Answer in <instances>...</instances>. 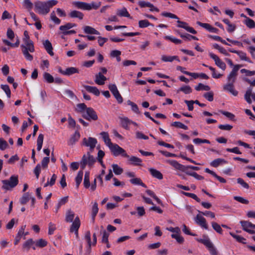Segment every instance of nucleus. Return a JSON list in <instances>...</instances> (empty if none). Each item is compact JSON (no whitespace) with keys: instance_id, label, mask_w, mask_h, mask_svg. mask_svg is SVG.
I'll list each match as a JSON object with an SVG mask.
<instances>
[{"instance_id":"nucleus-29","label":"nucleus","mask_w":255,"mask_h":255,"mask_svg":"<svg viewBox=\"0 0 255 255\" xmlns=\"http://www.w3.org/2000/svg\"><path fill=\"white\" fill-rule=\"evenodd\" d=\"M69 15L71 18H78L79 19H82L84 16L82 12L77 10L71 11Z\"/></svg>"},{"instance_id":"nucleus-54","label":"nucleus","mask_w":255,"mask_h":255,"mask_svg":"<svg viewBox=\"0 0 255 255\" xmlns=\"http://www.w3.org/2000/svg\"><path fill=\"white\" fill-rule=\"evenodd\" d=\"M0 87L4 91L7 97L9 98L11 95V92L9 86L7 85H1Z\"/></svg>"},{"instance_id":"nucleus-28","label":"nucleus","mask_w":255,"mask_h":255,"mask_svg":"<svg viewBox=\"0 0 255 255\" xmlns=\"http://www.w3.org/2000/svg\"><path fill=\"white\" fill-rule=\"evenodd\" d=\"M149 171L153 177L158 179H162L163 178V175L160 171L153 168H150Z\"/></svg>"},{"instance_id":"nucleus-1","label":"nucleus","mask_w":255,"mask_h":255,"mask_svg":"<svg viewBox=\"0 0 255 255\" xmlns=\"http://www.w3.org/2000/svg\"><path fill=\"white\" fill-rule=\"evenodd\" d=\"M242 66V65L239 64L235 65L234 66L232 71L228 76V83L223 86V89L224 90L229 92L235 96H237L238 92L237 91L234 89V83L235 82L236 80L238 75V71L240 68Z\"/></svg>"},{"instance_id":"nucleus-11","label":"nucleus","mask_w":255,"mask_h":255,"mask_svg":"<svg viewBox=\"0 0 255 255\" xmlns=\"http://www.w3.org/2000/svg\"><path fill=\"white\" fill-rule=\"evenodd\" d=\"M209 55L210 57L214 60L215 64L218 67L223 70H225L226 68V64L223 62L218 56L212 53H210Z\"/></svg>"},{"instance_id":"nucleus-32","label":"nucleus","mask_w":255,"mask_h":255,"mask_svg":"<svg viewBox=\"0 0 255 255\" xmlns=\"http://www.w3.org/2000/svg\"><path fill=\"white\" fill-rule=\"evenodd\" d=\"M161 60L164 62H172L174 60H176L178 62L180 61V60L179 59L178 57L177 56H167L165 55H163L161 57Z\"/></svg>"},{"instance_id":"nucleus-46","label":"nucleus","mask_w":255,"mask_h":255,"mask_svg":"<svg viewBox=\"0 0 255 255\" xmlns=\"http://www.w3.org/2000/svg\"><path fill=\"white\" fill-rule=\"evenodd\" d=\"M196 91L204 90L209 91L210 90V88L208 85H205L202 83H199L198 86L195 88Z\"/></svg>"},{"instance_id":"nucleus-52","label":"nucleus","mask_w":255,"mask_h":255,"mask_svg":"<svg viewBox=\"0 0 255 255\" xmlns=\"http://www.w3.org/2000/svg\"><path fill=\"white\" fill-rule=\"evenodd\" d=\"M56 179H57V176L55 174H53L50 179V181H48L44 184V187H46L49 185L51 186H53L55 184Z\"/></svg>"},{"instance_id":"nucleus-62","label":"nucleus","mask_w":255,"mask_h":255,"mask_svg":"<svg viewBox=\"0 0 255 255\" xmlns=\"http://www.w3.org/2000/svg\"><path fill=\"white\" fill-rule=\"evenodd\" d=\"M164 38L167 40H170L171 42L175 43V44H180L182 42V41L180 39H177L174 37H172L170 36H165Z\"/></svg>"},{"instance_id":"nucleus-10","label":"nucleus","mask_w":255,"mask_h":255,"mask_svg":"<svg viewBox=\"0 0 255 255\" xmlns=\"http://www.w3.org/2000/svg\"><path fill=\"white\" fill-rule=\"evenodd\" d=\"M109 89L114 96L115 98L117 99L119 103H122L123 101V99L119 92L117 89V87L115 84H110L109 85Z\"/></svg>"},{"instance_id":"nucleus-13","label":"nucleus","mask_w":255,"mask_h":255,"mask_svg":"<svg viewBox=\"0 0 255 255\" xmlns=\"http://www.w3.org/2000/svg\"><path fill=\"white\" fill-rule=\"evenodd\" d=\"M177 22L178 23L177 27L180 28H183L185 29L186 30H187L188 32H190L192 34L197 33V31L192 27L188 26V24L186 22L178 20Z\"/></svg>"},{"instance_id":"nucleus-58","label":"nucleus","mask_w":255,"mask_h":255,"mask_svg":"<svg viewBox=\"0 0 255 255\" xmlns=\"http://www.w3.org/2000/svg\"><path fill=\"white\" fill-rule=\"evenodd\" d=\"M101 229L103 230V237H102V242L103 243H108V237L109 234L106 232L105 230H104V227L103 226L101 227Z\"/></svg>"},{"instance_id":"nucleus-14","label":"nucleus","mask_w":255,"mask_h":255,"mask_svg":"<svg viewBox=\"0 0 255 255\" xmlns=\"http://www.w3.org/2000/svg\"><path fill=\"white\" fill-rule=\"evenodd\" d=\"M34 245L35 242L32 239H29L23 244L22 249L28 251L30 248H32L33 250H35Z\"/></svg>"},{"instance_id":"nucleus-3","label":"nucleus","mask_w":255,"mask_h":255,"mask_svg":"<svg viewBox=\"0 0 255 255\" xmlns=\"http://www.w3.org/2000/svg\"><path fill=\"white\" fill-rule=\"evenodd\" d=\"M2 188L9 190L15 187L18 183V176L12 175L8 180L2 181Z\"/></svg>"},{"instance_id":"nucleus-16","label":"nucleus","mask_w":255,"mask_h":255,"mask_svg":"<svg viewBox=\"0 0 255 255\" xmlns=\"http://www.w3.org/2000/svg\"><path fill=\"white\" fill-rule=\"evenodd\" d=\"M107 80V78L101 72H99L95 75V83L99 85H103Z\"/></svg>"},{"instance_id":"nucleus-48","label":"nucleus","mask_w":255,"mask_h":255,"mask_svg":"<svg viewBox=\"0 0 255 255\" xmlns=\"http://www.w3.org/2000/svg\"><path fill=\"white\" fill-rule=\"evenodd\" d=\"M171 126L178 128H180L186 130L188 129L187 126L184 125L180 122H175L171 124Z\"/></svg>"},{"instance_id":"nucleus-43","label":"nucleus","mask_w":255,"mask_h":255,"mask_svg":"<svg viewBox=\"0 0 255 255\" xmlns=\"http://www.w3.org/2000/svg\"><path fill=\"white\" fill-rule=\"evenodd\" d=\"M99 211V208L98 207V203L97 202H95L93 204L92 209V217L93 221L95 220V218L96 216Z\"/></svg>"},{"instance_id":"nucleus-39","label":"nucleus","mask_w":255,"mask_h":255,"mask_svg":"<svg viewBox=\"0 0 255 255\" xmlns=\"http://www.w3.org/2000/svg\"><path fill=\"white\" fill-rule=\"evenodd\" d=\"M83 172L82 170H80L78 172L77 176L75 178L76 183V187L77 188L79 187V185L82 182V178H83Z\"/></svg>"},{"instance_id":"nucleus-59","label":"nucleus","mask_w":255,"mask_h":255,"mask_svg":"<svg viewBox=\"0 0 255 255\" xmlns=\"http://www.w3.org/2000/svg\"><path fill=\"white\" fill-rule=\"evenodd\" d=\"M237 183L240 184L243 188L248 189L250 187L249 184L246 183L242 178H239L237 179Z\"/></svg>"},{"instance_id":"nucleus-33","label":"nucleus","mask_w":255,"mask_h":255,"mask_svg":"<svg viewBox=\"0 0 255 255\" xmlns=\"http://www.w3.org/2000/svg\"><path fill=\"white\" fill-rule=\"evenodd\" d=\"M21 47L22 49H26L30 52H33L34 51V47L32 41L25 45H22Z\"/></svg>"},{"instance_id":"nucleus-45","label":"nucleus","mask_w":255,"mask_h":255,"mask_svg":"<svg viewBox=\"0 0 255 255\" xmlns=\"http://www.w3.org/2000/svg\"><path fill=\"white\" fill-rule=\"evenodd\" d=\"M43 78L44 80L48 83H51L54 81L53 77L47 72H45L43 74Z\"/></svg>"},{"instance_id":"nucleus-40","label":"nucleus","mask_w":255,"mask_h":255,"mask_svg":"<svg viewBox=\"0 0 255 255\" xmlns=\"http://www.w3.org/2000/svg\"><path fill=\"white\" fill-rule=\"evenodd\" d=\"M212 227L213 229L218 233L220 234H222L223 230L221 228V227L220 225L215 222H213L211 223Z\"/></svg>"},{"instance_id":"nucleus-15","label":"nucleus","mask_w":255,"mask_h":255,"mask_svg":"<svg viewBox=\"0 0 255 255\" xmlns=\"http://www.w3.org/2000/svg\"><path fill=\"white\" fill-rule=\"evenodd\" d=\"M229 51L232 53H236L239 55L240 59L242 60H245L246 61L249 62V63H252L251 60H250L249 58H248L246 56V53L241 51H237L235 50H233L232 49H229Z\"/></svg>"},{"instance_id":"nucleus-37","label":"nucleus","mask_w":255,"mask_h":255,"mask_svg":"<svg viewBox=\"0 0 255 255\" xmlns=\"http://www.w3.org/2000/svg\"><path fill=\"white\" fill-rule=\"evenodd\" d=\"M44 139V135L42 134H39L37 139V150L40 151L42 146L43 141Z\"/></svg>"},{"instance_id":"nucleus-26","label":"nucleus","mask_w":255,"mask_h":255,"mask_svg":"<svg viewBox=\"0 0 255 255\" xmlns=\"http://www.w3.org/2000/svg\"><path fill=\"white\" fill-rule=\"evenodd\" d=\"M84 32L86 34H100V33L98 31L96 30L95 28L90 26H85L83 28Z\"/></svg>"},{"instance_id":"nucleus-34","label":"nucleus","mask_w":255,"mask_h":255,"mask_svg":"<svg viewBox=\"0 0 255 255\" xmlns=\"http://www.w3.org/2000/svg\"><path fill=\"white\" fill-rule=\"evenodd\" d=\"M83 184L86 188H89L90 187V173L89 172H85Z\"/></svg>"},{"instance_id":"nucleus-51","label":"nucleus","mask_w":255,"mask_h":255,"mask_svg":"<svg viewBox=\"0 0 255 255\" xmlns=\"http://www.w3.org/2000/svg\"><path fill=\"white\" fill-rule=\"evenodd\" d=\"M244 23L250 28H254L255 26V21L250 18H247V19H245Z\"/></svg>"},{"instance_id":"nucleus-49","label":"nucleus","mask_w":255,"mask_h":255,"mask_svg":"<svg viewBox=\"0 0 255 255\" xmlns=\"http://www.w3.org/2000/svg\"><path fill=\"white\" fill-rule=\"evenodd\" d=\"M47 242L42 239H39L35 242V245L39 248H43L47 246Z\"/></svg>"},{"instance_id":"nucleus-7","label":"nucleus","mask_w":255,"mask_h":255,"mask_svg":"<svg viewBox=\"0 0 255 255\" xmlns=\"http://www.w3.org/2000/svg\"><path fill=\"white\" fill-rule=\"evenodd\" d=\"M82 117L88 121H96L98 118L96 112L92 108L86 109V111L83 112Z\"/></svg>"},{"instance_id":"nucleus-30","label":"nucleus","mask_w":255,"mask_h":255,"mask_svg":"<svg viewBox=\"0 0 255 255\" xmlns=\"http://www.w3.org/2000/svg\"><path fill=\"white\" fill-rule=\"evenodd\" d=\"M129 161H130L131 164L134 165H140L142 162V160L136 156H132L128 158Z\"/></svg>"},{"instance_id":"nucleus-47","label":"nucleus","mask_w":255,"mask_h":255,"mask_svg":"<svg viewBox=\"0 0 255 255\" xmlns=\"http://www.w3.org/2000/svg\"><path fill=\"white\" fill-rule=\"evenodd\" d=\"M150 25L153 26V25L150 23V22L146 19L141 20L138 21V26L140 28H145Z\"/></svg>"},{"instance_id":"nucleus-17","label":"nucleus","mask_w":255,"mask_h":255,"mask_svg":"<svg viewBox=\"0 0 255 255\" xmlns=\"http://www.w3.org/2000/svg\"><path fill=\"white\" fill-rule=\"evenodd\" d=\"M253 98L255 101V94H252V89L251 88H248L245 94V99L249 104H251L252 101L251 97Z\"/></svg>"},{"instance_id":"nucleus-57","label":"nucleus","mask_w":255,"mask_h":255,"mask_svg":"<svg viewBox=\"0 0 255 255\" xmlns=\"http://www.w3.org/2000/svg\"><path fill=\"white\" fill-rule=\"evenodd\" d=\"M22 52L27 60L31 61L33 60V56L29 54V51H28L26 49H22Z\"/></svg>"},{"instance_id":"nucleus-24","label":"nucleus","mask_w":255,"mask_h":255,"mask_svg":"<svg viewBox=\"0 0 255 255\" xmlns=\"http://www.w3.org/2000/svg\"><path fill=\"white\" fill-rule=\"evenodd\" d=\"M227 163V161L224 159L219 158L213 160L210 163V165L213 167H217L221 164H226Z\"/></svg>"},{"instance_id":"nucleus-4","label":"nucleus","mask_w":255,"mask_h":255,"mask_svg":"<svg viewBox=\"0 0 255 255\" xmlns=\"http://www.w3.org/2000/svg\"><path fill=\"white\" fill-rule=\"evenodd\" d=\"M95 162L96 159L93 155H91L89 152H88L86 154L83 155L80 164L81 168L84 169L86 165H88L89 167L92 166Z\"/></svg>"},{"instance_id":"nucleus-41","label":"nucleus","mask_w":255,"mask_h":255,"mask_svg":"<svg viewBox=\"0 0 255 255\" xmlns=\"http://www.w3.org/2000/svg\"><path fill=\"white\" fill-rule=\"evenodd\" d=\"M172 238L174 239L179 244H182L184 241V238L180 236V233L172 234L171 235Z\"/></svg>"},{"instance_id":"nucleus-36","label":"nucleus","mask_w":255,"mask_h":255,"mask_svg":"<svg viewBox=\"0 0 255 255\" xmlns=\"http://www.w3.org/2000/svg\"><path fill=\"white\" fill-rule=\"evenodd\" d=\"M130 182L131 184L134 185H139L143 187L146 188V186L143 183L142 180L139 178H134L131 179Z\"/></svg>"},{"instance_id":"nucleus-12","label":"nucleus","mask_w":255,"mask_h":255,"mask_svg":"<svg viewBox=\"0 0 255 255\" xmlns=\"http://www.w3.org/2000/svg\"><path fill=\"white\" fill-rule=\"evenodd\" d=\"M195 222L201 227L207 230L208 226L206 222V219L201 215L197 214L195 218Z\"/></svg>"},{"instance_id":"nucleus-61","label":"nucleus","mask_w":255,"mask_h":255,"mask_svg":"<svg viewBox=\"0 0 255 255\" xmlns=\"http://www.w3.org/2000/svg\"><path fill=\"white\" fill-rule=\"evenodd\" d=\"M180 37L185 39H187L188 40H190L191 39H194L196 40H198V38L196 37V36L191 35L189 34H180Z\"/></svg>"},{"instance_id":"nucleus-55","label":"nucleus","mask_w":255,"mask_h":255,"mask_svg":"<svg viewBox=\"0 0 255 255\" xmlns=\"http://www.w3.org/2000/svg\"><path fill=\"white\" fill-rule=\"evenodd\" d=\"M193 142L196 144H200L201 143H208L210 144V142L209 140L205 139H201L199 138H194L193 139Z\"/></svg>"},{"instance_id":"nucleus-5","label":"nucleus","mask_w":255,"mask_h":255,"mask_svg":"<svg viewBox=\"0 0 255 255\" xmlns=\"http://www.w3.org/2000/svg\"><path fill=\"white\" fill-rule=\"evenodd\" d=\"M204 239H196V240L204 244L209 250L211 255H217L218 252L216 248L214 247L213 244L210 241V239L207 237V236H203Z\"/></svg>"},{"instance_id":"nucleus-23","label":"nucleus","mask_w":255,"mask_h":255,"mask_svg":"<svg viewBox=\"0 0 255 255\" xmlns=\"http://www.w3.org/2000/svg\"><path fill=\"white\" fill-rule=\"evenodd\" d=\"M75 217V214L71 209H69L66 211L65 221L67 223H71Z\"/></svg>"},{"instance_id":"nucleus-31","label":"nucleus","mask_w":255,"mask_h":255,"mask_svg":"<svg viewBox=\"0 0 255 255\" xmlns=\"http://www.w3.org/2000/svg\"><path fill=\"white\" fill-rule=\"evenodd\" d=\"M117 14L120 16H124L131 18L130 14L125 7H123L121 9H119L117 11Z\"/></svg>"},{"instance_id":"nucleus-2","label":"nucleus","mask_w":255,"mask_h":255,"mask_svg":"<svg viewBox=\"0 0 255 255\" xmlns=\"http://www.w3.org/2000/svg\"><path fill=\"white\" fill-rule=\"evenodd\" d=\"M57 3L58 1L56 0H49L46 1L37 0L34 2V7L39 14L45 15L49 13L50 8Z\"/></svg>"},{"instance_id":"nucleus-42","label":"nucleus","mask_w":255,"mask_h":255,"mask_svg":"<svg viewBox=\"0 0 255 255\" xmlns=\"http://www.w3.org/2000/svg\"><path fill=\"white\" fill-rule=\"evenodd\" d=\"M112 167L114 172L116 175H120L123 172V169L120 167L118 164H113Z\"/></svg>"},{"instance_id":"nucleus-60","label":"nucleus","mask_w":255,"mask_h":255,"mask_svg":"<svg viewBox=\"0 0 255 255\" xmlns=\"http://www.w3.org/2000/svg\"><path fill=\"white\" fill-rule=\"evenodd\" d=\"M8 147L7 142L2 138H0V149L4 150Z\"/></svg>"},{"instance_id":"nucleus-38","label":"nucleus","mask_w":255,"mask_h":255,"mask_svg":"<svg viewBox=\"0 0 255 255\" xmlns=\"http://www.w3.org/2000/svg\"><path fill=\"white\" fill-rule=\"evenodd\" d=\"M76 26V24L75 23H67L65 25L60 26L59 29L63 32L65 31H67V30L70 29V28Z\"/></svg>"},{"instance_id":"nucleus-21","label":"nucleus","mask_w":255,"mask_h":255,"mask_svg":"<svg viewBox=\"0 0 255 255\" xmlns=\"http://www.w3.org/2000/svg\"><path fill=\"white\" fill-rule=\"evenodd\" d=\"M83 87L88 92L92 93L97 96L100 95V92L97 87L88 85H84Z\"/></svg>"},{"instance_id":"nucleus-6","label":"nucleus","mask_w":255,"mask_h":255,"mask_svg":"<svg viewBox=\"0 0 255 255\" xmlns=\"http://www.w3.org/2000/svg\"><path fill=\"white\" fill-rule=\"evenodd\" d=\"M109 148L113 154L115 156L121 155L124 157H129V155L127 153L126 150L117 144L113 143L112 145L110 146Z\"/></svg>"},{"instance_id":"nucleus-25","label":"nucleus","mask_w":255,"mask_h":255,"mask_svg":"<svg viewBox=\"0 0 255 255\" xmlns=\"http://www.w3.org/2000/svg\"><path fill=\"white\" fill-rule=\"evenodd\" d=\"M80 137V134L79 132L76 131L75 132L74 134L72 136L68 141V144L70 145H73L75 144V143L77 141Z\"/></svg>"},{"instance_id":"nucleus-53","label":"nucleus","mask_w":255,"mask_h":255,"mask_svg":"<svg viewBox=\"0 0 255 255\" xmlns=\"http://www.w3.org/2000/svg\"><path fill=\"white\" fill-rule=\"evenodd\" d=\"M84 239L88 243L89 248H91V247L92 245V242L91 240V233L90 231H88L86 232Z\"/></svg>"},{"instance_id":"nucleus-64","label":"nucleus","mask_w":255,"mask_h":255,"mask_svg":"<svg viewBox=\"0 0 255 255\" xmlns=\"http://www.w3.org/2000/svg\"><path fill=\"white\" fill-rule=\"evenodd\" d=\"M234 199L243 204H248L249 203V201L248 200L240 196H234Z\"/></svg>"},{"instance_id":"nucleus-9","label":"nucleus","mask_w":255,"mask_h":255,"mask_svg":"<svg viewBox=\"0 0 255 255\" xmlns=\"http://www.w3.org/2000/svg\"><path fill=\"white\" fill-rule=\"evenodd\" d=\"M240 224L243 228V229L251 234H255V231L252 230L250 229L249 228H253L255 229V225L252 224V223L249 222V221H241L240 222Z\"/></svg>"},{"instance_id":"nucleus-35","label":"nucleus","mask_w":255,"mask_h":255,"mask_svg":"<svg viewBox=\"0 0 255 255\" xmlns=\"http://www.w3.org/2000/svg\"><path fill=\"white\" fill-rule=\"evenodd\" d=\"M30 195L28 192L24 193L20 198V202L22 205H25L30 199Z\"/></svg>"},{"instance_id":"nucleus-20","label":"nucleus","mask_w":255,"mask_h":255,"mask_svg":"<svg viewBox=\"0 0 255 255\" xmlns=\"http://www.w3.org/2000/svg\"><path fill=\"white\" fill-rule=\"evenodd\" d=\"M44 47L47 53L51 56H53L54 53L52 51L53 47L51 42L48 40H46L43 43Z\"/></svg>"},{"instance_id":"nucleus-56","label":"nucleus","mask_w":255,"mask_h":255,"mask_svg":"<svg viewBox=\"0 0 255 255\" xmlns=\"http://www.w3.org/2000/svg\"><path fill=\"white\" fill-rule=\"evenodd\" d=\"M50 19L57 24H59L61 22L60 19L56 17L54 11H53L50 14Z\"/></svg>"},{"instance_id":"nucleus-50","label":"nucleus","mask_w":255,"mask_h":255,"mask_svg":"<svg viewBox=\"0 0 255 255\" xmlns=\"http://www.w3.org/2000/svg\"><path fill=\"white\" fill-rule=\"evenodd\" d=\"M127 103L128 105H130L131 107V109L134 113L136 114H139L140 112L136 104L130 101V100H128Z\"/></svg>"},{"instance_id":"nucleus-18","label":"nucleus","mask_w":255,"mask_h":255,"mask_svg":"<svg viewBox=\"0 0 255 255\" xmlns=\"http://www.w3.org/2000/svg\"><path fill=\"white\" fill-rule=\"evenodd\" d=\"M100 135L102 136L105 143L109 148L110 146L112 145L113 143L111 142L109 134L107 132L102 131L100 133Z\"/></svg>"},{"instance_id":"nucleus-27","label":"nucleus","mask_w":255,"mask_h":255,"mask_svg":"<svg viewBox=\"0 0 255 255\" xmlns=\"http://www.w3.org/2000/svg\"><path fill=\"white\" fill-rule=\"evenodd\" d=\"M63 73V75L70 76L75 73H78L79 70L75 67H69L67 68Z\"/></svg>"},{"instance_id":"nucleus-44","label":"nucleus","mask_w":255,"mask_h":255,"mask_svg":"<svg viewBox=\"0 0 255 255\" xmlns=\"http://www.w3.org/2000/svg\"><path fill=\"white\" fill-rule=\"evenodd\" d=\"M179 91L183 92L185 94H189L192 92V90L189 86H184L178 90L177 92Z\"/></svg>"},{"instance_id":"nucleus-22","label":"nucleus","mask_w":255,"mask_h":255,"mask_svg":"<svg viewBox=\"0 0 255 255\" xmlns=\"http://www.w3.org/2000/svg\"><path fill=\"white\" fill-rule=\"evenodd\" d=\"M167 161L176 169L180 170H184L185 166L179 163L176 160H168Z\"/></svg>"},{"instance_id":"nucleus-19","label":"nucleus","mask_w":255,"mask_h":255,"mask_svg":"<svg viewBox=\"0 0 255 255\" xmlns=\"http://www.w3.org/2000/svg\"><path fill=\"white\" fill-rule=\"evenodd\" d=\"M80 220L79 218L77 216L73 222L70 229V232H74V231L78 230L80 226Z\"/></svg>"},{"instance_id":"nucleus-63","label":"nucleus","mask_w":255,"mask_h":255,"mask_svg":"<svg viewBox=\"0 0 255 255\" xmlns=\"http://www.w3.org/2000/svg\"><path fill=\"white\" fill-rule=\"evenodd\" d=\"M218 128L222 130L229 131L232 129L233 126L228 124L220 125H219Z\"/></svg>"},{"instance_id":"nucleus-8","label":"nucleus","mask_w":255,"mask_h":255,"mask_svg":"<svg viewBox=\"0 0 255 255\" xmlns=\"http://www.w3.org/2000/svg\"><path fill=\"white\" fill-rule=\"evenodd\" d=\"M97 143V139L92 137L84 138L82 140V144L86 147H89L91 151L94 149Z\"/></svg>"}]
</instances>
